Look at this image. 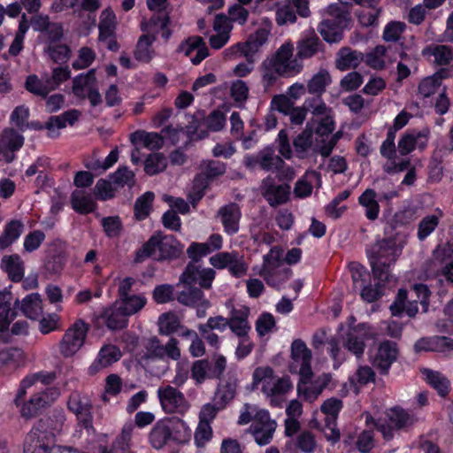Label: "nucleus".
I'll use <instances>...</instances> for the list:
<instances>
[{
    "instance_id": "obj_1",
    "label": "nucleus",
    "mask_w": 453,
    "mask_h": 453,
    "mask_svg": "<svg viewBox=\"0 0 453 453\" xmlns=\"http://www.w3.org/2000/svg\"><path fill=\"white\" fill-rule=\"evenodd\" d=\"M403 245L394 237L377 241L367 250L373 275L381 281L389 280L390 266L401 255Z\"/></svg>"
},
{
    "instance_id": "obj_2",
    "label": "nucleus",
    "mask_w": 453,
    "mask_h": 453,
    "mask_svg": "<svg viewBox=\"0 0 453 453\" xmlns=\"http://www.w3.org/2000/svg\"><path fill=\"white\" fill-rule=\"evenodd\" d=\"M36 381L37 376L35 374L25 377L20 381L12 401L19 416L27 421L37 417L47 403L46 395L42 392L35 393L27 399V389Z\"/></svg>"
},
{
    "instance_id": "obj_3",
    "label": "nucleus",
    "mask_w": 453,
    "mask_h": 453,
    "mask_svg": "<svg viewBox=\"0 0 453 453\" xmlns=\"http://www.w3.org/2000/svg\"><path fill=\"white\" fill-rule=\"evenodd\" d=\"M253 380L255 383L261 384L262 392L270 397V403L273 406H280L282 402L280 396L292 388L288 378L275 376L273 369L268 366L257 368L253 373Z\"/></svg>"
},
{
    "instance_id": "obj_4",
    "label": "nucleus",
    "mask_w": 453,
    "mask_h": 453,
    "mask_svg": "<svg viewBox=\"0 0 453 453\" xmlns=\"http://www.w3.org/2000/svg\"><path fill=\"white\" fill-rule=\"evenodd\" d=\"M282 250L275 246L263 257V265L259 275L265 282L273 288H280L284 282L289 280L291 270L286 267L281 260Z\"/></svg>"
},
{
    "instance_id": "obj_5",
    "label": "nucleus",
    "mask_w": 453,
    "mask_h": 453,
    "mask_svg": "<svg viewBox=\"0 0 453 453\" xmlns=\"http://www.w3.org/2000/svg\"><path fill=\"white\" fill-rule=\"evenodd\" d=\"M326 14L318 30L325 41L338 42L342 39L343 29L349 26V13L338 4H330Z\"/></svg>"
},
{
    "instance_id": "obj_6",
    "label": "nucleus",
    "mask_w": 453,
    "mask_h": 453,
    "mask_svg": "<svg viewBox=\"0 0 453 453\" xmlns=\"http://www.w3.org/2000/svg\"><path fill=\"white\" fill-rule=\"evenodd\" d=\"M178 252L176 241L172 236L163 237L160 234H153L137 251L135 261L142 262L153 257L156 259H167Z\"/></svg>"
},
{
    "instance_id": "obj_7",
    "label": "nucleus",
    "mask_w": 453,
    "mask_h": 453,
    "mask_svg": "<svg viewBox=\"0 0 453 453\" xmlns=\"http://www.w3.org/2000/svg\"><path fill=\"white\" fill-rule=\"evenodd\" d=\"M271 32L270 25L259 27L250 35L245 42H238L224 50L225 58L228 59L245 57L250 59L267 42Z\"/></svg>"
},
{
    "instance_id": "obj_8",
    "label": "nucleus",
    "mask_w": 453,
    "mask_h": 453,
    "mask_svg": "<svg viewBox=\"0 0 453 453\" xmlns=\"http://www.w3.org/2000/svg\"><path fill=\"white\" fill-rule=\"evenodd\" d=\"M157 395L162 410L167 414L184 415L190 409V403L184 394L171 385L160 386Z\"/></svg>"
},
{
    "instance_id": "obj_9",
    "label": "nucleus",
    "mask_w": 453,
    "mask_h": 453,
    "mask_svg": "<svg viewBox=\"0 0 453 453\" xmlns=\"http://www.w3.org/2000/svg\"><path fill=\"white\" fill-rule=\"evenodd\" d=\"M73 93L80 99H88L92 106L102 103V96L97 87L96 70L90 69L87 73L75 76L73 80Z\"/></svg>"
},
{
    "instance_id": "obj_10",
    "label": "nucleus",
    "mask_w": 453,
    "mask_h": 453,
    "mask_svg": "<svg viewBox=\"0 0 453 453\" xmlns=\"http://www.w3.org/2000/svg\"><path fill=\"white\" fill-rule=\"evenodd\" d=\"M67 408L75 415L78 427L87 431L94 430L92 402L87 394L72 392L67 401Z\"/></svg>"
},
{
    "instance_id": "obj_11",
    "label": "nucleus",
    "mask_w": 453,
    "mask_h": 453,
    "mask_svg": "<svg viewBox=\"0 0 453 453\" xmlns=\"http://www.w3.org/2000/svg\"><path fill=\"white\" fill-rule=\"evenodd\" d=\"M89 326L82 319H77L65 331L59 343L60 353L65 357H72L83 346Z\"/></svg>"
},
{
    "instance_id": "obj_12",
    "label": "nucleus",
    "mask_w": 453,
    "mask_h": 453,
    "mask_svg": "<svg viewBox=\"0 0 453 453\" xmlns=\"http://www.w3.org/2000/svg\"><path fill=\"white\" fill-rule=\"evenodd\" d=\"M386 416L388 420H378L377 422L369 415H366L365 418V422L374 424L386 440L393 438L395 429L408 426L412 422L411 416L404 410L397 407L390 409Z\"/></svg>"
},
{
    "instance_id": "obj_13",
    "label": "nucleus",
    "mask_w": 453,
    "mask_h": 453,
    "mask_svg": "<svg viewBox=\"0 0 453 453\" xmlns=\"http://www.w3.org/2000/svg\"><path fill=\"white\" fill-rule=\"evenodd\" d=\"M24 136L12 127L4 128L0 132V162L12 163L17 152L23 147Z\"/></svg>"
},
{
    "instance_id": "obj_14",
    "label": "nucleus",
    "mask_w": 453,
    "mask_h": 453,
    "mask_svg": "<svg viewBox=\"0 0 453 453\" xmlns=\"http://www.w3.org/2000/svg\"><path fill=\"white\" fill-rule=\"evenodd\" d=\"M311 351L302 340H295L291 344L290 372L302 378L311 377Z\"/></svg>"
},
{
    "instance_id": "obj_15",
    "label": "nucleus",
    "mask_w": 453,
    "mask_h": 453,
    "mask_svg": "<svg viewBox=\"0 0 453 453\" xmlns=\"http://www.w3.org/2000/svg\"><path fill=\"white\" fill-rule=\"evenodd\" d=\"M277 423L270 417L269 411H259L257 418L252 422L250 431L254 437L255 441L259 446H265L271 442L273 434L276 430Z\"/></svg>"
},
{
    "instance_id": "obj_16",
    "label": "nucleus",
    "mask_w": 453,
    "mask_h": 453,
    "mask_svg": "<svg viewBox=\"0 0 453 453\" xmlns=\"http://www.w3.org/2000/svg\"><path fill=\"white\" fill-rule=\"evenodd\" d=\"M375 336L374 332L366 324H358L350 328L343 340L344 347L357 358L361 357L365 350V341Z\"/></svg>"
},
{
    "instance_id": "obj_17",
    "label": "nucleus",
    "mask_w": 453,
    "mask_h": 453,
    "mask_svg": "<svg viewBox=\"0 0 453 453\" xmlns=\"http://www.w3.org/2000/svg\"><path fill=\"white\" fill-rule=\"evenodd\" d=\"M293 44L290 42H285L273 56L268 58L269 59H272L273 62H274V64L283 71L288 77L300 73L303 68V65L298 58L296 57L293 58Z\"/></svg>"
},
{
    "instance_id": "obj_18",
    "label": "nucleus",
    "mask_w": 453,
    "mask_h": 453,
    "mask_svg": "<svg viewBox=\"0 0 453 453\" xmlns=\"http://www.w3.org/2000/svg\"><path fill=\"white\" fill-rule=\"evenodd\" d=\"M215 271L203 267L196 262L190 263L181 274L180 280L188 285L198 283L203 288H210L215 278Z\"/></svg>"
},
{
    "instance_id": "obj_19",
    "label": "nucleus",
    "mask_w": 453,
    "mask_h": 453,
    "mask_svg": "<svg viewBox=\"0 0 453 453\" xmlns=\"http://www.w3.org/2000/svg\"><path fill=\"white\" fill-rule=\"evenodd\" d=\"M216 219L220 222L226 234L234 235L240 229L241 208L235 203H229L218 210Z\"/></svg>"
},
{
    "instance_id": "obj_20",
    "label": "nucleus",
    "mask_w": 453,
    "mask_h": 453,
    "mask_svg": "<svg viewBox=\"0 0 453 453\" xmlns=\"http://www.w3.org/2000/svg\"><path fill=\"white\" fill-rule=\"evenodd\" d=\"M311 377H300V380L297 384V393L303 400L313 403L330 382V377L327 374H323L313 381H311Z\"/></svg>"
},
{
    "instance_id": "obj_21",
    "label": "nucleus",
    "mask_w": 453,
    "mask_h": 453,
    "mask_svg": "<svg viewBox=\"0 0 453 453\" xmlns=\"http://www.w3.org/2000/svg\"><path fill=\"white\" fill-rule=\"evenodd\" d=\"M250 309L246 305L232 307L229 312L228 327L237 337L248 336L251 326L249 322Z\"/></svg>"
},
{
    "instance_id": "obj_22",
    "label": "nucleus",
    "mask_w": 453,
    "mask_h": 453,
    "mask_svg": "<svg viewBox=\"0 0 453 453\" xmlns=\"http://www.w3.org/2000/svg\"><path fill=\"white\" fill-rule=\"evenodd\" d=\"M422 55L435 66H447L453 70V47L431 44L423 49Z\"/></svg>"
},
{
    "instance_id": "obj_23",
    "label": "nucleus",
    "mask_w": 453,
    "mask_h": 453,
    "mask_svg": "<svg viewBox=\"0 0 453 453\" xmlns=\"http://www.w3.org/2000/svg\"><path fill=\"white\" fill-rule=\"evenodd\" d=\"M43 422H36L26 437L24 453H50V440L47 434L39 432L43 427Z\"/></svg>"
},
{
    "instance_id": "obj_24",
    "label": "nucleus",
    "mask_w": 453,
    "mask_h": 453,
    "mask_svg": "<svg viewBox=\"0 0 453 453\" xmlns=\"http://www.w3.org/2000/svg\"><path fill=\"white\" fill-rule=\"evenodd\" d=\"M429 134L428 129L421 131L412 130L404 134L398 141L399 153L405 156L417 148L424 150L427 145Z\"/></svg>"
},
{
    "instance_id": "obj_25",
    "label": "nucleus",
    "mask_w": 453,
    "mask_h": 453,
    "mask_svg": "<svg viewBox=\"0 0 453 453\" xmlns=\"http://www.w3.org/2000/svg\"><path fill=\"white\" fill-rule=\"evenodd\" d=\"M179 52L183 53L190 59L194 65L200 64L208 57V48L201 36H191L182 42L178 49Z\"/></svg>"
},
{
    "instance_id": "obj_26",
    "label": "nucleus",
    "mask_w": 453,
    "mask_h": 453,
    "mask_svg": "<svg viewBox=\"0 0 453 453\" xmlns=\"http://www.w3.org/2000/svg\"><path fill=\"white\" fill-rule=\"evenodd\" d=\"M262 190L269 204L277 206L288 201L290 187L287 184L276 185L273 179L268 177L263 180Z\"/></svg>"
},
{
    "instance_id": "obj_27",
    "label": "nucleus",
    "mask_w": 453,
    "mask_h": 453,
    "mask_svg": "<svg viewBox=\"0 0 453 453\" xmlns=\"http://www.w3.org/2000/svg\"><path fill=\"white\" fill-rule=\"evenodd\" d=\"M169 23V16L166 13H160L153 15L149 20H144L141 24L143 35L152 37L156 40L158 34L167 40L171 35V31L167 26Z\"/></svg>"
},
{
    "instance_id": "obj_28",
    "label": "nucleus",
    "mask_w": 453,
    "mask_h": 453,
    "mask_svg": "<svg viewBox=\"0 0 453 453\" xmlns=\"http://www.w3.org/2000/svg\"><path fill=\"white\" fill-rule=\"evenodd\" d=\"M322 50V43L313 30L302 34L296 45V58L298 59L310 58Z\"/></svg>"
},
{
    "instance_id": "obj_29",
    "label": "nucleus",
    "mask_w": 453,
    "mask_h": 453,
    "mask_svg": "<svg viewBox=\"0 0 453 453\" xmlns=\"http://www.w3.org/2000/svg\"><path fill=\"white\" fill-rule=\"evenodd\" d=\"M213 29L216 35L210 37V44L211 48L219 50L228 42L233 25L229 24L226 15L220 13L215 17Z\"/></svg>"
},
{
    "instance_id": "obj_30",
    "label": "nucleus",
    "mask_w": 453,
    "mask_h": 453,
    "mask_svg": "<svg viewBox=\"0 0 453 453\" xmlns=\"http://www.w3.org/2000/svg\"><path fill=\"white\" fill-rule=\"evenodd\" d=\"M397 349L395 343L391 342H382L372 357V364L382 372H387L392 363L396 359Z\"/></svg>"
},
{
    "instance_id": "obj_31",
    "label": "nucleus",
    "mask_w": 453,
    "mask_h": 453,
    "mask_svg": "<svg viewBox=\"0 0 453 453\" xmlns=\"http://www.w3.org/2000/svg\"><path fill=\"white\" fill-rule=\"evenodd\" d=\"M80 115L79 111L71 110L61 115L50 117L45 125L48 130V136L51 138L58 136V130L65 127L67 124L73 125L78 120Z\"/></svg>"
},
{
    "instance_id": "obj_32",
    "label": "nucleus",
    "mask_w": 453,
    "mask_h": 453,
    "mask_svg": "<svg viewBox=\"0 0 453 453\" xmlns=\"http://www.w3.org/2000/svg\"><path fill=\"white\" fill-rule=\"evenodd\" d=\"M168 424L167 418L160 419L151 428L149 441L155 449H161L172 441Z\"/></svg>"
},
{
    "instance_id": "obj_33",
    "label": "nucleus",
    "mask_w": 453,
    "mask_h": 453,
    "mask_svg": "<svg viewBox=\"0 0 453 453\" xmlns=\"http://www.w3.org/2000/svg\"><path fill=\"white\" fill-rule=\"evenodd\" d=\"M378 193L373 188H366L358 197V203L365 209V215L369 220L378 219L380 211Z\"/></svg>"
},
{
    "instance_id": "obj_34",
    "label": "nucleus",
    "mask_w": 453,
    "mask_h": 453,
    "mask_svg": "<svg viewBox=\"0 0 453 453\" xmlns=\"http://www.w3.org/2000/svg\"><path fill=\"white\" fill-rule=\"evenodd\" d=\"M261 83L265 91H268L280 77H288L272 59H265L260 67Z\"/></svg>"
},
{
    "instance_id": "obj_35",
    "label": "nucleus",
    "mask_w": 453,
    "mask_h": 453,
    "mask_svg": "<svg viewBox=\"0 0 453 453\" xmlns=\"http://www.w3.org/2000/svg\"><path fill=\"white\" fill-rule=\"evenodd\" d=\"M314 185L320 187V173H317L316 171H308L300 180L296 181L294 188V194L299 198H305L310 196L311 195Z\"/></svg>"
},
{
    "instance_id": "obj_36",
    "label": "nucleus",
    "mask_w": 453,
    "mask_h": 453,
    "mask_svg": "<svg viewBox=\"0 0 453 453\" xmlns=\"http://www.w3.org/2000/svg\"><path fill=\"white\" fill-rule=\"evenodd\" d=\"M167 421L172 434V441L177 444H185L191 440L192 430L184 420L179 418H167Z\"/></svg>"
},
{
    "instance_id": "obj_37",
    "label": "nucleus",
    "mask_w": 453,
    "mask_h": 453,
    "mask_svg": "<svg viewBox=\"0 0 453 453\" xmlns=\"http://www.w3.org/2000/svg\"><path fill=\"white\" fill-rule=\"evenodd\" d=\"M130 141L134 145L142 144L143 147L151 150L160 149L164 143V140L159 134L143 130L132 133Z\"/></svg>"
},
{
    "instance_id": "obj_38",
    "label": "nucleus",
    "mask_w": 453,
    "mask_h": 453,
    "mask_svg": "<svg viewBox=\"0 0 453 453\" xmlns=\"http://www.w3.org/2000/svg\"><path fill=\"white\" fill-rule=\"evenodd\" d=\"M106 326L111 330L122 329L127 326V316L116 303L113 306L105 309L102 314Z\"/></svg>"
},
{
    "instance_id": "obj_39",
    "label": "nucleus",
    "mask_w": 453,
    "mask_h": 453,
    "mask_svg": "<svg viewBox=\"0 0 453 453\" xmlns=\"http://www.w3.org/2000/svg\"><path fill=\"white\" fill-rule=\"evenodd\" d=\"M72 208L81 214H87L95 210L96 203L90 193L83 189H76L71 195Z\"/></svg>"
},
{
    "instance_id": "obj_40",
    "label": "nucleus",
    "mask_w": 453,
    "mask_h": 453,
    "mask_svg": "<svg viewBox=\"0 0 453 453\" xmlns=\"http://www.w3.org/2000/svg\"><path fill=\"white\" fill-rule=\"evenodd\" d=\"M25 88L28 92L42 97H46L50 92L53 91L47 73L42 74V78L36 74L28 75L26 79Z\"/></svg>"
},
{
    "instance_id": "obj_41",
    "label": "nucleus",
    "mask_w": 453,
    "mask_h": 453,
    "mask_svg": "<svg viewBox=\"0 0 453 453\" xmlns=\"http://www.w3.org/2000/svg\"><path fill=\"white\" fill-rule=\"evenodd\" d=\"M1 266L12 281H19L24 276V265L17 254L4 256Z\"/></svg>"
},
{
    "instance_id": "obj_42",
    "label": "nucleus",
    "mask_w": 453,
    "mask_h": 453,
    "mask_svg": "<svg viewBox=\"0 0 453 453\" xmlns=\"http://www.w3.org/2000/svg\"><path fill=\"white\" fill-rule=\"evenodd\" d=\"M37 422L44 423L42 431L39 433L47 434V438L53 441V438L63 432L65 417L63 412L59 411L48 418H41Z\"/></svg>"
},
{
    "instance_id": "obj_43",
    "label": "nucleus",
    "mask_w": 453,
    "mask_h": 453,
    "mask_svg": "<svg viewBox=\"0 0 453 453\" xmlns=\"http://www.w3.org/2000/svg\"><path fill=\"white\" fill-rule=\"evenodd\" d=\"M134 426L132 423H127L123 426L120 434L116 438L112 444V450H108L104 447L101 449V453H125L130 447L132 434Z\"/></svg>"
},
{
    "instance_id": "obj_44",
    "label": "nucleus",
    "mask_w": 453,
    "mask_h": 453,
    "mask_svg": "<svg viewBox=\"0 0 453 453\" xmlns=\"http://www.w3.org/2000/svg\"><path fill=\"white\" fill-rule=\"evenodd\" d=\"M26 356L21 349L6 348L0 350V368H17L25 364Z\"/></svg>"
},
{
    "instance_id": "obj_45",
    "label": "nucleus",
    "mask_w": 453,
    "mask_h": 453,
    "mask_svg": "<svg viewBox=\"0 0 453 453\" xmlns=\"http://www.w3.org/2000/svg\"><path fill=\"white\" fill-rule=\"evenodd\" d=\"M363 60L364 56L361 52L343 48L338 52L336 65L340 70L345 71L356 68Z\"/></svg>"
},
{
    "instance_id": "obj_46",
    "label": "nucleus",
    "mask_w": 453,
    "mask_h": 453,
    "mask_svg": "<svg viewBox=\"0 0 453 453\" xmlns=\"http://www.w3.org/2000/svg\"><path fill=\"white\" fill-rule=\"evenodd\" d=\"M20 310L22 313L31 319H36L42 313V299L40 295L32 293L21 301Z\"/></svg>"
},
{
    "instance_id": "obj_47",
    "label": "nucleus",
    "mask_w": 453,
    "mask_h": 453,
    "mask_svg": "<svg viewBox=\"0 0 453 453\" xmlns=\"http://www.w3.org/2000/svg\"><path fill=\"white\" fill-rule=\"evenodd\" d=\"M24 226L19 220H12L7 223L0 235V250H4L16 242L21 235Z\"/></svg>"
},
{
    "instance_id": "obj_48",
    "label": "nucleus",
    "mask_w": 453,
    "mask_h": 453,
    "mask_svg": "<svg viewBox=\"0 0 453 453\" xmlns=\"http://www.w3.org/2000/svg\"><path fill=\"white\" fill-rule=\"evenodd\" d=\"M421 372L426 382L430 384L441 396L448 395L449 381L444 375L430 369H423Z\"/></svg>"
},
{
    "instance_id": "obj_49",
    "label": "nucleus",
    "mask_w": 453,
    "mask_h": 453,
    "mask_svg": "<svg viewBox=\"0 0 453 453\" xmlns=\"http://www.w3.org/2000/svg\"><path fill=\"white\" fill-rule=\"evenodd\" d=\"M12 295L9 291L0 292V331L5 330L14 317L11 309Z\"/></svg>"
},
{
    "instance_id": "obj_50",
    "label": "nucleus",
    "mask_w": 453,
    "mask_h": 453,
    "mask_svg": "<svg viewBox=\"0 0 453 453\" xmlns=\"http://www.w3.org/2000/svg\"><path fill=\"white\" fill-rule=\"evenodd\" d=\"M117 21L116 15L110 8L104 9L99 18V38H107L115 35Z\"/></svg>"
},
{
    "instance_id": "obj_51",
    "label": "nucleus",
    "mask_w": 453,
    "mask_h": 453,
    "mask_svg": "<svg viewBox=\"0 0 453 453\" xmlns=\"http://www.w3.org/2000/svg\"><path fill=\"white\" fill-rule=\"evenodd\" d=\"M442 215V211L437 210L434 214L425 216L420 220L417 233L418 238L420 241L425 240L435 230Z\"/></svg>"
},
{
    "instance_id": "obj_52",
    "label": "nucleus",
    "mask_w": 453,
    "mask_h": 453,
    "mask_svg": "<svg viewBox=\"0 0 453 453\" xmlns=\"http://www.w3.org/2000/svg\"><path fill=\"white\" fill-rule=\"evenodd\" d=\"M147 299L142 295H132L120 298L117 302L124 313L128 317L141 311L146 304Z\"/></svg>"
},
{
    "instance_id": "obj_53",
    "label": "nucleus",
    "mask_w": 453,
    "mask_h": 453,
    "mask_svg": "<svg viewBox=\"0 0 453 453\" xmlns=\"http://www.w3.org/2000/svg\"><path fill=\"white\" fill-rule=\"evenodd\" d=\"M430 272L426 273L427 277L438 278L441 282V277H444L448 283L453 284V262H448L441 265L438 261L433 260L429 263Z\"/></svg>"
},
{
    "instance_id": "obj_54",
    "label": "nucleus",
    "mask_w": 453,
    "mask_h": 453,
    "mask_svg": "<svg viewBox=\"0 0 453 453\" xmlns=\"http://www.w3.org/2000/svg\"><path fill=\"white\" fill-rule=\"evenodd\" d=\"M154 42L155 40L152 37H147L143 35L140 36L134 50L135 59L140 62L149 63L154 56V50L152 49Z\"/></svg>"
},
{
    "instance_id": "obj_55",
    "label": "nucleus",
    "mask_w": 453,
    "mask_h": 453,
    "mask_svg": "<svg viewBox=\"0 0 453 453\" xmlns=\"http://www.w3.org/2000/svg\"><path fill=\"white\" fill-rule=\"evenodd\" d=\"M121 357V352L114 345H106L103 347L99 353L96 361L93 364L91 368H94L97 365L100 367H107L117 362Z\"/></svg>"
},
{
    "instance_id": "obj_56",
    "label": "nucleus",
    "mask_w": 453,
    "mask_h": 453,
    "mask_svg": "<svg viewBox=\"0 0 453 453\" xmlns=\"http://www.w3.org/2000/svg\"><path fill=\"white\" fill-rule=\"evenodd\" d=\"M168 165L166 157L162 153H152L144 161V172L155 175L164 172Z\"/></svg>"
},
{
    "instance_id": "obj_57",
    "label": "nucleus",
    "mask_w": 453,
    "mask_h": 453,
    "mask_svg": "<svg viewBox=\"0 0 453 453\" xmlns=\"http://www.w3.org/2000/svg\"><path fill=\"white\" fill-rule=\"evenodd\" d=\"M331 83V77L326 70H320L308 82V91L311 94H322Z\"/></svg>"
},
{
    "instance_id": "obj_58",
    "label": "nucleus",
    "mask_w": 453,
    "mask_h": 453,
    "mask_svg": "<svg viewBox=\"0 0 453 453\" xmlns=\"http://www.w3.org/2000/svg\"><path fill=\"white\" fill-rule=\"evenodd\" d=\"M177 299L182 304L196 306L206 298L201 289L189 286L179 293Z\"/></svg>"
},
{
    "instance_id": "obj_59",
    "label": "nucleus",
    "mask_w": 453,
    "mask_h": 453,
    "mask_svg": "<svg viewBox=\"0 0 453 453\" xmlns=\"http://www.w3.org/2000/svg\"><path fill=\"white\" fill-rule=\"evenodd\" d=\"M44 52L55 63H65L70 58L71 50L66 44L49 43L44 48Z\"/></svg>"
},
{
    "instance_id": "obj_60",
    "label": "nucleus",
    "mask_w": 453,
    "mask_h": 453,
    "mask_svg": "<svg viewBox=\"0 0 453 453\" xmlns=\"http://www.w3.org/2000/svg\"><path fill=\"white\" fill-rule=\"evenodd\" d=\"M259 166L265 171H273L281 167L283 160L274 155L273 150L265 149L258 153Z\"/></svg>"
},
{
    "instance_id": "obj_61",
    "label": "nucleus",
    "mask_w": 453,
    "mask_h": 453,
    "mask_svg": "<svg viewBox=\"0 0 453 453\" xmlns=\"http://www.w3.org/2000/svg\"><path fill=\"white\" fill-rule=\"evenodd\" d=\"M154 196L152 192L148 191L137 198L134 203V214L137 219L142 220L149 216Z\"/></svg>"
},
{
    "instance_id": "obj_62",
    "label": "nucleus",
    "mask_w": 453,
    "mask_h": 453,
    "mask_svg": "<svg viewBox=\"0 0 453 453\" xmlns=\"http://www.w3.org/2000/svg\"><path fill=\"white\" fill-rule=\"evenodd\" d=\"M236 387L233 382L222 383L219 386L214 402L219 404V408H225L226 404L232 401L235 395Z\"/></svg>"
},
{
    "instance_id": "obj_63",
    "label": "nucleus",
    "mask_w": 453,
    "mask_h": 453,
    "mask_svg": "<svg viewBox=\"0 0 453 453\" xmlns=\"http://www.w3.org/2000/svg\"><path fill=\"white\" fill-rule=\"evenodd\" d=\"M180 325V322L177 315L174 313H164L158 319L159 334L170 335L177 331Z\"/></svg>"
},
{
    "instance_id": "obj_64",
    "label": "nucleus",
    "mask_w": 453,
    "mask_h": 453,
    "mask_svg": "<svg viewBox=\"0 0 453 453\" xmlns=\"http://www.w3.org/2000/svg\"><path fill=\"white\" fill-rule=\"evenodd\" d=\"M191 378L196 381V384L200 385L210 379V363L206 359H200L193 363L191 368Z\"/></svg>"
}]
</instances>
